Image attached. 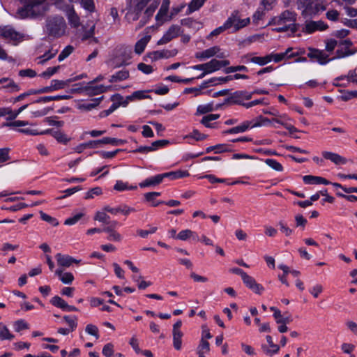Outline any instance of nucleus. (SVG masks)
<instances>
[{"instance_id":"nucleus-18","label":"nucleus","mask_w":357,"mask_h":357,"mask_svg":"<svg viewBox=\"0 0 357 357\" xmlns=\"http://www.w3.org/2000/svg\"><path fill=\"white\" fill-rule=\"evenodd\" d=\"M163 174H157L153 176L149 177L146 178L144 181L141 182L139 185L140 188H144L149 186H155L160 183L164 179Z\"/></svg>"},{"instance_id":"nucleus-35","label":"nucleus","mask_w":357,"mask_h":357,"mask_svg":"<svg viewBox=\"0 0 357 357\" xmlns=\"http://www.w3.org/2000/svg\"><path fill=\"white\" fill-rule=\"evenodd\" d=\"M95 143L90 141L89 142L82 143L73 148V151L71 153L80 154L83 153L86 149H94Z\"/></svg>"},{"instance_id":"nucleus-33","label":"nucleus","mask_w":357,"mask_h":357,"mask_svg":"<svg viewBox=\"0 0 357 357\" xmlns=\"http://www.w3.org/2000/svg\"><path fill=\"white\" fill-rule=\"evenodd\" d=\"M129 77V72L126 70H121L111 76L110 82H118L125 80Z\"/></svg>"},{"instance_id":"nucleus-31","label":"nucleus","mask_w":357,"mask_h":357,"mask_svg":"<svg viewBox=\"0 0 357 357\" xmlns=\"http://www.w3.org/2000/svg\"><path fill=\"white\" fill-rule=\"evenodd\" d=\"M58 52V49L52 47L48 52H45L43 55L38 58V63L43 64L47 61L53 58Z\"/></svg>"},{"instance_id":"nucleus-37","label":"nucleus","mask_w":357,"mask_h":357,"mask_svg":"<svg viewBox=\"0 0 357 357\" xmlns=\"http://www.w3.org/2000/svg\"><path fill=\"white\" fill-rule=\"evenodd\" d=\"M188 175H189V173L187 171H181V170L163 173L164 178H168L171 180L183 178V177L188 176Z\"/></svg>"},{"instance_id":"nucleus-22","label":"nucleus","mask_w":357,"mask_h":357,"mask_svg":"<svg viewBox=\"0 0 357 357\" xmlns=\"http://www.w3.org/2000/svg\"><path fill=\"white\" fill-rule=\"evenodd\" d=\"M231 151V146L227 144H218L215 146H211L207 147L206 149V153H213V154H221L229 152Z\"/></svg>"},{"instance_id":"nucleus-43","label":"nucleus","mask_w":357,"mask_h":357,"mask_svg":"<svg viewBox=\"0 0 357 357\" xmlns=\"http://www.w3.org/2000/svg\"><path fill=\"white\" fill-rule=\"evenodd\" d=\"M250 61V62L256 63L259 66H264L271 63L269 54L263 56L251 57Z\"/></svg>"},{"instance_id":"nucleus-21","label":"nucleus","mask_w":357,"mask_h":357,"mask_svg":"<svg viewBox=\"0 0 357 357\" xmlns=\"http://www.w3.org/2000/svg\"><path fill=\"white\" fill-rule=\"evenodd\" d=\"M66 17L72 27L77 28L80 25V19L73 8L66 10Z\"/></svg>"},{"instance_id":"nucleus-28","label":"nucleus","mask_w":357,"mask_h":357,"mask_svg":"<svg viewBox=\"0 0 357 357\" xmlns=\"http://www.w3.org/2000/svg\"><path fill=\"white\" fill-rule=\"evenodd\" d=\"M102 231L104 232H106L108 234V236L107 237V239L108 241H114V242H120V241H121V240L123 238L121 234H120L115 229H113L110 227H104L102 229Z\"/></svg>"},{"instance_id":"nucleus-46","label":"nucleus","mask_w":357,"mask_h":357,"mask_svg":"<svg viewBox=\"0 0 357 357\" xmlns=\"http://www.w3.org/2000/svg\"><path fill=\"white\" fill-rule=\"evenodd\" d=\"M63 99H67L66 96H44L39 98L36 102L38 103H47L50 101L59 100Z\"/></svg>"},{"instance_id":"nucleus-16","label":"nucleus","mask_w":357,"mask_h":357,"mask_svg":"<svg viewBox=\"0 0 357 357\" xmlns=\"http://www.w3.org/2000/svg\"><path fill=\"white\" fill-rule=\"evenodd\" d=\"M270 310L273 312V317L277 324H290L292 321L291 315L286 312L282 314L281 311L275 307H271Z\"/></svg>"},{"instance_id":"nucleus-24","label":"nucleus","mask_w":357,"mask_h":357,"mask_svg":"<svg viewBox=\"0 0 357 357\" xmlns=\"http://www.w3.org/2000/svg\"><path fill=\"white\" fill-rule=\"evenodd\" d=\"M220 49L219 47L215 46L211 48H208L204 51L197 52L195 54V57L199 59V60H204L206 59H209L213 56H215L218 52Z\"/></svg>"},{"instance_id":"nucleus-8","label":"nucleus","mask_w":357,"mask_h":357,"mask_svg":"<svg viewBox=\"0 0 357 357\" xmlns=\"http://www.w3.org/2000/svg\"><path fill=\"white\" fill-rule=\"evenodd\" d=\"M158 26H151L144 29L142 37L137 41L135 45V52L141 54L145 50L147 44L151 38V33L156 31Z\"/></svg>"},{"instance_id":"nucleus-40","label":"nucleus","mask_w":357,"mask_h":357,"mask_svg":"<svg viewBox=\"0 0 357 357\" xmlns=\"http://www.w3.org/2000/svg\"><path fill=\"white\" fill-rule=\"evenodd\" d=\"M102 97L99 98L93 99L91 102L84 103L79 105V109L81 110L90 111L94 109L96 106L99 105Z\"/></svg>"},{"instance_id":"nucleus-32","label":"nucleus","mask_w":357,"mask_h":357,"mask_svg":"<svg viewBox=\"0 0 357 357\" xmlns=\"http://www.w3.org/2000/svg\"><path fill=\"white\" fill-rule=\"evenodd\" d=\"M53 137L59 143L67 144L70 142L71 137L60 130L52 132Z\"/></svg>"},{"instance_id":"nucleus-4","label":"nucleus","mask_w":357,"mask_h":357,"mask_svg":"<svg viewBox=\"0 0 357 357\" xmlns=\"http://www.w3.org/2000/svg\"><path fill=\"white\" fill-rule=\"evenodd\" d=\"M47 9V4L45 0H27L26 4L17 10L16 17L23 19L38 15L44 13Z\"/></svg>"},{"instance_id":"nucleus-34","label":"nucleus","mask_w":357,"mask_h":357,"mask_svg":"<svg viewBox=\"0 0 357 357\" xmlns=\"http://www.w3.org/2000/svg\"><path fill=\"white\" fill-rule=\"evenodd\" d=\"M92 142L95 143L94 144V149L98 147L100 144H112L119 145L123 143V140L118 139L116 138H111V137H105L100 140H94L92 141Z\"/></svg>"},{"instance_id":"nucleus-7","label":"nucleus","mask_w":357,"mask_h":357,"mask_svg":"<svg viewBox=\"0 0 357 357\" xmlns=\"http://www.w3.org/2000/svg\"><path fill=\"white\" fill-rule=\"evenodd\" d=\"M0 36L14 44L23 40L25 37L23 33L16 31L10 26H0Z\"/></svg>"},{"instance_id":"nucleus-3","label":"nucleus","mask_w":357,"mask_h":357,"mask_svg":"<svg viewBox=\"0 0 357 357\" xmlns=\"http://www.w3.org/2000/svg\"><path fill=\"white\" fill-rule=\"evenodd\" d=\"M309 53L307 56L311 59L316 60L320 65H326L331 61L335 59H342L349 56L354 55L356 53V50H347L346 52H343L342 50H337L335 52V56L331 59L329 58V55L326 54L324 50L308 47Z\"/></svg>"},{"instance_id":"nucleus-26","label":"nucleus","mask_w":357,"mask_h":357,"mask_svg":"<svg viewBox=\"0 0 357 357\" xmlns=\"http://www.w3.org/2000/svg\"><path fill=\"white\" fill-rule=\"evenodd\" d=\"M55 274L59 277V280L64 284H71L74 280L73 275L70 272H63L61 269H57Z\"/></svg>"},{"instance_id":"nucleus-13","label":"nucleus","mask_w":357,"mask_h":357,"mask_svg":"<svg viewBox=\"0 0 357 357\" xmlns=\"http://www.w3.org/2000/svg\"><path fill=\"white\" fill-rule=\"evenodd\" d=\"M105 210L107 211L108 213L112 215H117L119 213H121L126 216L128 215L130 213L135 212V209L132 207H130L126 204H120L115 207H112L109 205L105 206Z\"/></svg>"},{"instance_id":"nucleus-45","label":"nucleus","mask_w":357,"mask_h":357,"mask_svg":"<svg viewBox=\"0 0 357 357\" xmlns=\"http://www.w3.org/2000/svg\"><path fill=\"white\" fill-rule=\"evenodd\" d=\"M114 189L117 191L132 190L137 189V186H129L127 183H124L122 181H117L114 186Z\"/></svg>"},{"instance_id":"nucleus-23","label":"nucleus","mask_w":357,"mask_h":357,"mask_svg":"<svg viewBox=\"0 0 357 357\" xmlns=\"http://www.w3.org/2000/svg\"><path fill=\"white\" fill-rule=\"evenodd\" d=\"M251 128L250 121H245L241 123L240 125L235 126L225 131L226 134H238L244 132Z\"/></svg>"},{"instance_id":"nucleus-39","label":"nucleus","mask_w":357,"mask_h":357,"mask_svg":"<svg viewBox=\"0 0 357 357\" xmlns=\"http://www.w3.org/2000/svg\"><path fill=\"white\" fill-rule=\"evenodd\" d=\"M14 335L10 333L9 329L3 323H0V340H11Z\"/></svg>"},{"instance_id":"nucleus-36","label":"nucleus","mask_w":357,"mask_h":357,"mask_svg":"<svg viewBox=\"0 0 357 357\" xmlns=\"http://www.w3.org/2000/svg\"><path fill=\"white\" fill-rule=\"evenodd\" d=\"M210 351V344L206 340H201L197 347V354L199 357H205V354Z\"/></svg>"},{"instance_id":"nucleus-9","label":"nucleus","mask_w":357,"mask_h":357,"mask_svg":"<svg viewBox=\"0 0 357 357\" xmlns=\"http://www.w3.org/2000/svg\"><path fill=\"white\" fill-rule=\"evenodd\" d=\"M229 64L228 60H217L212 59L209 62L205 63V73H202L197 79H202L206 75L213 73L215 71L219 70L223 67H225Z\"/></svg>"},{"instance_id":"nucleus-53","label":"nucleus","mask_w":357,"mask_h":357,"mask_svg":"<svg viewBox=\"0 0 357 357\" xmlns=\"http://www.w3.org/2000/svg\"><path fill=\"white\" fill-rule=\"evenodd\" d=\"M193 235V231L190 229H184L181 231L176 236V238L181 241H187Z\"/></svg>"},{"instance_id":"nucleus-47","label":"nucleus","mask_w":357,"mask_h":357,"mask_svg":"<svg viewBox=\"0 0 357 357\" xmlns=\"http://www.w3.org/2000/svg\"><path fill=\"white\" fill-rule=\"evenodd\" d=\"M105 133H106L105 130H93L91 131H84L80 136V139H84L87 137V135H90L91 137H100V136L104 135Z\"/></svg>"},{"instance_id":"nucleus-17","label":"nucleus","mask_w":357,"mask_h":357,"mask_svg":"<svg viewBox=\"0 0 357 357\" xmlns=\"http://www.w3.org/2000/svg\"><path fill=\"white\" fill-rule=\"evenodd\" d=\"M111 89L110 86H105L102 84L95 86L93 83L89 82L85 87L84 90L88 95L96 96L109 91Z\"/></svg>"},{"instance_id":"nucleus-14","label":"nucleus","mask_w":357,"mask_h":357,"mask_svg":"<svg viewBox=\"0 0 357 357\" xmlns=\"http://www.w3.org/2000/svg\"><path fill=\"white\" fill-rule=\"evenodd\" d=\"M159 5V1H153L149 6L146 8L144 11V15L139 22L138 25L136 26L135 30H138L144 26L150 17L153 15V13L155 11L156 8Z\"/></svg>"},{"instance_id":"nucleus-25","label":"nucleus","mask_w":357,"mask_h":357,"mask_svg":"<svg viewBox=\"0 0 357 357\" xmlns=\"http://www.w3.org/2000/svg\"><path fill=\"white\" fill-rule=\"evenodd\" d=\"M266 339L269 347L272 349H269L266 345H262L261 349H263L264 352L270 356H272L273 354L278 353L280 349V347L278 345L275 344L273 343L271 336L267 335L266 337Z\"/></svg>"},{"instance_id":"nucleus-44","label":"nucleus","mask_w":357,"mask_h":357,"mask_svg":"<svg viewBox=\"0 0 357 357\" xmlns=\"http://www.w3.org/2000/svg\"><path fill=\"white\" fill-rule=\"evenodd\" d=\"M50 302L54 306L57 307L63 311H65L68 304L63 298L59 296L52 297Z\"/></svg>"},{"instance_id":"nucleus-58","label":"nucleus","mask_w":357,"mask_h":357,"mask_svg":"<svg viewBox=\"0 0 357 357\" xmlns=\"http://www.w3.org/2000/svg\"><path fill=\"white\" fill-rule=\"evenodd\" d=\"M73 51V47L70 45L66 47L62 52L60 53L58 57L59 61H63L67 58Z\"/></svg>"},{"instance_id":"nucleus-30","label":"nucleus","mask_w":357,"mask_h":357,"mask_svg":"<svg viewBox=\"0 0 357 357\" xmlns=\"http://www.w3.org/2000/svg\"><path fill=\"white\" fill-rule=\"evenodd\" d=\"M305 29L307 33H312L316 30L324 29L325 25L321 22L311 21L306 23Z\"/></svg>"},{"instance_id":"nucleus-2","label":"nucleus","mask_w":357,"mask_h":357,"mask_svg":"<svg viewBox=\"0 0 357 357\" xmlns=\"http://www.w3.org/2000/svg\"><path fill=\"white\" fill-rule=\"evenodd\" d=\"M296 5L305 18H312L326 9L324 0H297Z\"/></svg>"},{"instance_id":"nucleus-29","label":"nucleus","mask_w":357,"mask_h":357,"mask_svg":"<svg viewBox=\"0 0 357 357\" xmlns=\"http://www.w3.org/2000/svg\"><path fill=\"white\" fill-rule=\"evenodd\" d=\"M107 211L105 210V206L102 208L100 211L96 213L94 220L104 224H109L110 217L107 214Z\"/></svg>"},{"instance_id":"nucleus-27","label":"nucleus","mask_w":357,"mask_h":357,"mask_svg":"<svg viewBox=\"0 0 357 357\" xmlns=\"http://www.w3.org/2000/svg\"><path fill=\"white\" fill-rule=\"evenodd\" d=\"M251 128L266 126L271 123V120L260 115L250 121Z\"/></svg>"},{"instance_id":"nucleus-54","label":"nucleus","mask_w":357,"mask_h":357,"mask_svg":"<svg viewBox=\"0 0 357 357\" xmlns=\"http://www.w3.org/2000/svg\"><path fill=\"white\" fill-rule=\"evenodd\" d=\"M278 225L280 227V230L282 233L284 234V235L286 236H289L290 235L292 234L293 233V229H291V228H289L287 223L284 222V221L282 220H280L278 222Z\"/></svg>"},{"instance_id":"nucleus-1","label":"nucleus","mask_w":357,"mask_h":357,"mask_svg":"<svg viewBox=\"0 0 357 357\" xmlns=\"http://www.w3.org/2000/svg\"><path fill=\"white\" fill-rule=\"evenodd\" d=\"M296 16L294 12L287 10L273 17L268 24L276 26L274 30L278 32L289 31L294 33L298 30Z\"/></svg>"},{"instance_id":"nucleus-56","label":"nucleus","mask_w":357,"mask_h":357,"mask_svg":"<svg viewBox=\"0 0 357 357\" xmlns=\"http://www.w3.org/2000/svg\"><path fill=\"white\" fill-rule=\"evenodd\" d=\"M60 66H55V67H51L48 68L45 71L43 72L40 76L44 78H50L53 75L56 73L59 69Z\"/></svg>"},{"instance_id":"nucleus-6","label":"nucleus","mask_w":357,"mask_h":357,"mask_svg":"<svg viewBox=\"0 0 357 357\" xmlns=\"http://www.w3.org/2000/svg\"><path fill=\"white\" fill-rule=\"evenodd\" d=\"M225 23L230 33H235L247 26L250 23V18H241L238 11H234Z\"/></svg>"},{"instance_id":"nucleus-38","label":"nucleus","mask_w":357,"mask_h":357,"mask_svg":"<svg viewBox=\"0 0 357 357\" xmlns=\"http://www.w3.org/2000/svg\"><path fill=\"white\" fill-rule=\"evenodd\" d=\"M220 117V115L218 114H211L206 116H204L202 120L201 123L203 124L206 128H213L214 123H211L212 121H215Z\"/></svg>"},{"instance_id":"nucleus-59","label":"nucleus","mask_w":357,"mask_h":357,"mask_svg":"<svg viewBox=\"0 0 357 357\" xmlns=\"http://www.w3.org/2000/svg\"><path fill=\"white\" fill-rule=\"evenodd\" d=\"M63 319L70 327V330L73 331L77 326V318L75 317L64 316Z\"/></svg>"},{"instance_id":"nucleus-60","label":"nucleus","mask_w":357,"mask_h":357,"mask_svg":"<svg viewBox=\"0 0 357 357\" xmlns=\"http://www.w3.org/2000/svg\"><path fill=\"white\" fill-rule=\"evenodd\" d=\"M204 3V0H192L190 3L188 8L190 12H194L201 8Z\"/></svg>"},{"instance_id":"nucleus-10","label":"nucleus","mask_w":357,"mask_h":357,"mask_svg":"<svg viewBox=\"0 0 357 357\" xmlns=\"http://www.w3.org/2000/svg\"><path fill=\"white\" fill-rule=\"evenodd\" d=\"M182 33L181 26L177 24L171 25L165 32L162 38L158 40L157 45L167 44L173 39L177 38Z\"/></svg>"},{"instance_id":"nucleus-52","label":"nucleus","mask_w":357,"mask_h":357,"mask_svg":"<svg viewBox=\"0 0 357 357\" xmlns=\"http://www.w3.org/2000/svg\"><path fill=\"white\" fill-rule=\"evenodd\" d=\"M40 218L43 220L50 223L52 226L55 227V226H57L59 225V222H58V220L56 218H53V217L46 214L45 213H44L43 211L40 212Z\"/></svg>"},{"instance_id":"nucleus-63","label":"nucleus","mask_w":357,"mask_h":357,"mask_svg":"<svg viewBox=\"0 0 357 357\" xmlns=\"http://www.w3.org/2000/svg\"><path fill=\"white\" fill-rule=\"evenodd\" d=\"M357 97V91H346L341 96L340 98L343 101L349 100Z\"/></svg>"},{"instance_id":"nucleus-19","label":"nucleus","mask_w":357,"mask_h":357,"mask_svg":"<svg viewBox=\"0 0 357 357\" xmlns=\"http://www.w3.org/2000/svg\"><path fill=\"white\" fill-rule=\"evenodd\" d=\"M303 182L308 185H329L331 182L321 176L306 175L303 177Z\"/></svg>"},{"instance_id":"nucleus-15","label":"nucleus","mask_w":357,"mask_h":357,"mask_svg":"<svg viewBox=\"0 0 357 357\" xmlns=\"http://www.w3.org/2000/svg\"><path fill=\"white\" fill-rule=\"evenodd\" d=\"M242 280L243 283L245 284V286L250 289H251L252 291H254L255 294H261L262 292L264 291V288L263 287V286L257 283L254 278L248 275L247 273L243 277Z\"/></svg>"},{"instance_id":"nucleus-57","label":"nucleus","mask_w":357,"mask_h":357,"mask_svg":"<svg viewBox=\"0 0 357 357\" xmlns=\"http://www.w3.org/2000/svg\"><path fill=\"white\" fill-rule=\"evenodd\" d=\"M84 214L82 213H79L73 215V217L67 218L65 222L64 225H73L77 223L82 217Z\"/></svg>"},{"instance_id":"nucleus-41","label":"nucleus","mask_w":357,"mask_h":357,"mask_svg":"<svg viewBox=\"0 0 357 357\" xmlns=\"http://www.w3.org/2000/svg\"><path fill=\"white\" fill-rule=\"evenodd\" d=\"M213 105L212 103H208L204 105H199L197 108L195 115L199 116L207 114L213 111Z\"/></svg>"},{"instance_id":"nucleus-51","label":"nucleus","mask_w":357,"mask_h":357,"mask_svg":"<svg viewBox=\"0 0 357 357\" xmlns=\"http://www.w3.org/2000/svg\"><path fill=\"white\" fill-rule=\"evenodd\" d=\"M339 45V42L333 38H329L325 40V50L332 52L336 46Z\"/></svg>"},{"instance_id":"nucleus-5","label":"nucleus","mask_w":357,"mask_h":357,"mask_svg":"<svg viewBox=\"0 0 357 357\" xmlns=\"http://www.w3.org/2000/svg\"><path fill=\"white\" fill-rule=\"evenodd\" d=\"M66 23L64 19L60 16L50 17L46 21V31L53 37L59 38L66 33Z\"/></svg>"},{"instance_id":"nucleus-20","label":"nucleus","mask_w":357,"mask_h":357,"mask_svg":"<svg viewBox=\"0 0 357 357\" xmlns=\"http://www.w3.org/2000/svg\"><path fill=\"white\" fill-rule=\"evenodd\" d=\"M55 258L57 261L58 265L61 266L69 267L73 263L79 262V261L69 255H61V253L56 254Z\"/></svg>"},{"instance_id":"nucleus-61","label":"nucleus","mask_w":357,"mask_h":357,"mask_svg":"<svg viewBox=\"0 0 357 357\" xmlns=\"http://www.w3.org/2000/svg\"><path fill=\"white\" fill-rule=\"evenodd\" d=\"M252 93L248 91H236L234 93L233 98L236 99L249 100L252 98Z\"/></svg>"},{"instance_id":"nucleus-55","label":"nucleus","mask_w":357,"mask_h":357,"mask_svg":"<svg viewBox=\"0 0 357 357\" xmlns=\"http://www.w3.org/2000/svg\"><path fill=\"white\" fill-rule=\"evenodd\" d=\"M13 326L15 331L17 332L29 328V324L23 319L16 321Z\"/></svg>"},{"instance_id":"nucleus-64","label":"nucleus","mask_w":357,"mask_h":357,"mask_svg":"<svg viewBox=\"0 0 357 357\" xmlns=\"http://www.w3.org/2000/svg\"><path fill=\"white\" fill-rule=\"evenodd\" d=\"M114 354V345L112 343L106 344L102 349V354L105 357H111Z\"/></svg>"},{"instance_id":"nucleus-42","label":"nucleus","mask_w":357,"mask_h":357,"mask_svg":"<svg viewBox=\"0 0 357 357\" xmlns=\"http://www.w3.org/2000/svg\"><path fill=\"white\" fill-rule=\"evenodd\" d=\"M183 333L181 331L173 332V345L175 349L180 350L182 345Z\"/></svg>"},{"instance_id":"nucleus-12","label":"nucleus","mask_w":357,"mask_h":357,"mask_svg":"<svg viewBox=\"0 0 357 357\" xmlns=\"http://www.w3.org/2000/svg\"><path fill=\"white\" fill-rule=\"evenodd\" d=\"M178 53L177 50L174 49L172 50H157L149 52L147 54V57L149 58L152 61H155L161 59H168L176 56Z\"/></svg>"},{"instance_id":"nucleus-62","label":"nucleus","mask_w":357,"mask_h":357,"mask_svg":"<svg viewBox=\"0 0 357 357\" xmlns=\"http://www.w3.org/2000/svg\"><path fill=\"white\" fill-rule=\"evenodd\" d=\"M85 331L89 335L95 336L97 339L99 337L98 328L95 325L88 324L86 326Z\"/></svg>"},{"instance_id":"nucleus-50","label":"nucleus","mask_w":357,"mask_h":357,"mask_svg":"<svg viewBox=\"0 0 357 357\" xmlns=\"http://www.w3.org/2000/svg\"><path fill=\"white\" fill-rule=\"evenodd\" d=\"M265 162L273 169L282 172L283 170L282 165L278 162L277 160L271 158H267L265 160Z\"/></svg>"},{"instance_id":"nucleus-48","label":"nucleus","mask_w":357,"mask_h":357,"mask_svg":"<svg viewBox=\"0 0 357 357\" xmlns=\"http://www.w3.org/2000/svg\"><path fill=\"white\" fill-rule=\"evenodd\" d=\"M164 144V141L159 140L153 142L151 146H143L139 148L137 150L139 153L142 154H146L149 151L155 149L158 146H160Z\"/></svg>"},{"instance_id":"nucleus-11","label":"nucleus","mask_w":357,"mask_h":357,"mask_svg":"<svg viewBox=\"0 0 357 357\" xmlns=\"http://www.w3.org/2000/svg\"><path fill=\"white\" fill-rule=\"evenodd\" d=\"M169 5L170 0H162L159 10L155 15V20L158 26H160L164 22L172 20L170 17V13L169 14Z\"/></svg>"},{"instance_id":"nucleus-49","label":"nucleus","mask_w":357,"mask_h":357,"mask_svg":"<svg viewBox=\"0 0 357 357\" xmlns=\"http://www.w3.org/2000/svg\"><path fill=\"white\" fill-rule=\"evenodd\" d=\"M70 82H71V79L68 80L67 82L62 80L53 79L51 81L50 86L53 91L55 90L63 89Z\"/></svg>"}]
</instances>
